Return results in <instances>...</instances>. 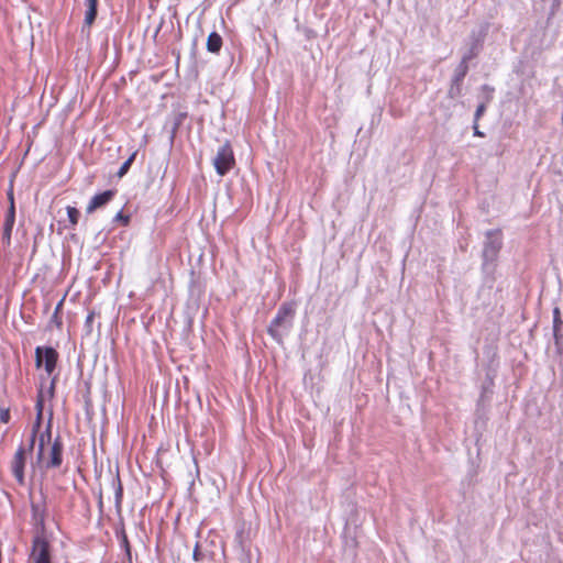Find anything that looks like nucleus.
<instances>
[{"instance_id": "nucleus-1", "label": "nucleus", "mask_w": 563, "mask_h": 563, "mask_svg": "<svg viewBox=\"0 0 563 563\" xmlns=\"http://www.w3.org/2000/svg\"><path fill=\"white\" fill-rule=\"evenodd\" d=\"M295 316V305L292 302H284L275 318L271 321L269 327L267 329L268 334L276 340L277 342L282 341V333L279 331L280 328L291 327V321Z\"/></svg>"}, {"instance_id": "nucleus-23", "label": "nucleus", "mask_w": 563, "mask_h": 563, "mask_svg": "<svg viewBox=\"0 0 563 563\" xmlns=\"http://www.w3.org/2000/svg\"><path fill=\"white\" fill-rule=\"evenodd\" d=\"M95 317H96L95 311H90L88 313V316L86 317L85 324H86V327L88 328L89 331H91V329H92V323H93Z\"/></svg>"}, {"instance_id": "nucleus-13", "label": "nucleus", "mask_w": 563, "mask_h": 563, "mask_svg": "<svg viewBox=\"0 0 563 563\" xmlns=\"http://www.w3.org/2000/svg\"><path fill=\"white\" fill-rule=\"evenodd\" d=\"M117 538L120 541L121 548L124 550L126 556L129 560H131V544L128 539L126 532L124 530V527L122 526L120 529L115 531Z\"/></svg>"}, {"instance_id": "nucleus-22", "label": "nucleus", "mask_w": 563, "mask_h": 563, "mask_svg": "<svg viewBox=\"0 0 563 563\" xmlns=\"http://www.w3.org/2000/svg\"><path fill=\"white\" fill-rule=\"evenodd\" d=\"M43 409H44V399L42 393L37 396L36 404H35V410L36 415L40 417L43 416Z\"/></svg>"}, {"instance_id": "nucleus-16", "label": "nucleus", "mask_w": 563, "mask_h": 563, "mask_svg": "<svg viewBox=\"0 0 563 563\" xmlns=\"http://www.w3.org/2000/svg\"><path fill=\"white\" fill-rule=\"evenodd\" d=\"M66 211L70 223V228L75 229V227L78 224L80 217L79 210L76 207L67 206Z\"/></svg>"}, {"instance_id": "nucleus-17", "label": "nucleus", "mask_w": 563, "mask_h": 563, "mask_svg": "<svg viewBox=\"0 0 563 563\" xmlns=\"http://www.w3.org/2000/svg\"><path fill=\"white\" fill-rule=\"evenodd\" d=\"M136 154H137V151H134L130 157L121 165V167L119 168L117 175L118 177H123L130 169L132 163L134 162L135 157H136Z\"/></svg>"}, {"instance_id": "nucleus-24", "label": "nucleus", "mask_w": 563, "mask_h": 563, "mask_svg": "<svg viewBox=\"0 0 563 563\" xmlns=\"http://www.w3.org/2000/svg\"><path fill=\"white\" fill-rule=\"evenodd\" d=\"M122 496H123V488H122L121 483L119 482V483H118L117 490H115V499H117V504H118V505H120V504H121Z\"/></svg>"}, {"instance_id": "nucleus-26", "label": "nucleus", "mask_w": 563, "mask_h": 563, "mask_svg": "<svg viewBox=\"0 0 563 563\" xmlns=\"http://www.w3.org/2000/svg\"><path fill=\"white\" fill-rule=\"evenodd\" d=\"M484 110H485V106L484 104L478 106V108L476 110V113H475V121L478 120V118L481 117V114L483 113Z\"/></svg>"}, {"instance_id": "nucleus-27", "label": "nucleus", "mask_w": 563, "mask_h": 563, "mask_svg": "<svg viewBox=\"0 0 563 563\" xmlns=\"http://www.w3.org/2000/svg\"><path fill=\"white\" fill-rule=\"evenodd\" d=\"M474 134L477 136H483V133L479 132V130H478L477 121H475V123H474Z\"/></svg>"}, {"instance_id": "nucleus-7", "label": "nucleus", "mask_w": 563, "mask_h": 563, "mask_svg": "<svg viewBox=\"0 0 563 563\" xmlns=\"http://www.w3.org/2000/svg\"><path fill=\"white\" fill-rule=\"evenodd\" d=\"M63 449L64 446L60 437H56L48 450L47 456L44 454V459L41 460V462L45 463L46 468H57L62 465ZM37 462L40 463L38 460Z\"/></svg>"}, {"instance_id": "nucleus-28", "label": "nucleus", "mask_w": 563, "mask_h": 563, "mask_svg": "<svg viewBox=\"0 0 563 563\" xmlns=\"http://www.w3.org/2000/svg\"><path fill=\"white\" fill-rule=\"evenodd\" d=\"M560 322L559 320V309H554V327Z\"/></svg>"}, {"instance_id": "nucleus-2", "label": "nucleus", "mask_w": 563, "mask_h": 563, "mask_svg": "<svg viewBox=\"0 0 563 563\" xmlns=\"http://www.w3.org/2000/svg\"><path fill=\"white\" fill-rule=\"evenodd\" d=\"M43 422V416L36 415L35 421L33 422L31 435L29 440V450L33 451L35 442L37 440V454L36 459L38 461L44 459V445L46 442L51 441L52 437V421L49 420L46 429L41 432V427Z\"/></svg>"}, {"instance_id": "nucleus-15", "label": "nucleus", "mask_w": 563, "mask_h": 563, "mask_svg": "<svg viewBox=\"0 0 563 563\" xmlns=\"http://www.w3.org/2000/svg\"><path fill=\"white\" fill-rule=\"evenodd\" d=\"M63 305H64V299H62L57 303V306L55 307V310L53 312V316L51 318V322L54 323L57 329H60L62 325H63V320H62V308H63Z\"/></svg>"}, {"instance_id": "nucleus-30", "label": "nucleus", "mask_w": 563, "mask_h": 563, "mask_svg": "<svg viewBox=\"0 0 563 563\" xmlns=\"http://www.w3.org/2000/svg\"><path fill=\"white\" fill-rule=\"evenodd\" d=\"M0 563H2V542L0 541Z\"/></svg>"}, {"instance_id": "nucleus-19", "label": "nucleus", "mask_w": 563, "mask_h": 563, "mask_svg": "<svg viewBox=\"0 0 563 563\" xmlns=\"http://www.w3.org/2000/svg\"><path fill=\"white\" fill-rule=\"evenodd\" d=\"M8 200H9V208L8 210H12L15 212V201H14V192H13V181L11 180L9 189H8Z\"/></svg>"}, {"instance_id": "nucleus-18", "label": "nucleus", "mask_w": 563, "mask_h": 563, "mask_svg": "<svg viewBox=\"0 0 563 563\" xmlns=\"http://www.w3.org/2000/svg\"><path fill=\"white\" fill-rule=\"evenodd\" d=\"M462 92V82H455L452 80L451 87L449 89V97L450 98H457L461 96Z\"/></svg>"}, {"instance_id": "nucleus-21", "label": "nucleus", "mask_w": 563, "mask_h": 563, "mask_svg": "<svg viewBox=\"0 0 563 563\" xmlns=\"http://www.w3.org/2000/svg\"><path fill=\"white\" fill-rule=\"evenodd\" d=\"M114 221L121 222L122 225L126 227L130 223V216L119 211L114 217Z\"/></svg>"}, {"instance_id": "nucleus-10", "label": "nucleus", "mask_w": 563, "mask_h": 563, "mask_svg": "<svg viewBox=\"0 0 563 563\" xmlns=\"http://www.w3.org/2000/svg\"><path fill=\"white\" fill-rule=\"evenodd\" d=\"M14 223H15V212H13L12 210H8L5 218H4L3 232H2V242L5 245H10V243H11V236H12Z\"/></svg>"}, {"instance_id": "nucleus-20", "label": "nucleus", "mask_w": 563, "mask_h": 563, "mask_svg": "<svg viewBox=\"0 0 563 563\" xmlns=\"http://www.w3.org/2000/svg\"><path fill=\"white\" fill-rule=\"evenodd\" d=\"M11 419L9 408L0 407V423L7 424Z\"/></svg>"}, {"instance_id": "nucleus-5", "label": "nucleus", "mask_w": 563, "mask_h": 563, "mask_svg": "<svg viewBox=\"0 0 563 563\" xmlns=\"http://www.w3.org/2000/svg\"><path fill=\"white\" fill-rule=\"evenodd\" d=\"M29 452H31L29 446L26 448L21 444L10 461V471L19 486L25 485V467Z\"/></svg>"}, {"instance_id": "nucleus-8", "label": "nucleus", "mask_w": 563, "mask_h": 563, "mask_svg": "<svg viewBox=\"0 0 563 563\" xmlns=\"http://www.w3.org/2000/svg\"><path fill=\"white\" fill-rule=\"evenodd\" d=\"M31 515L33 523L40 528V531H45L47 505L44 495L42 496V499L38 501L31 500Z\"/></svg>"}, {"instance_id": "nucleus-3", "label": "nucleus", "mask_w": 563, "mask_h": 563, "mask_svg": "<svg viewBox=\"0 0 563 563\" xmlns=\"http://www.w3.org/2000/svg\"><path fill=\"white\" fill-rule=\"evenodd\" d=\"M30 559L33 563L52 562V547L45 531H37L33 537Z\"/></svg>"}, {"instance_id": "nucleus-12", "label": "nucleus", "mask_w": 563, "mask_h": 563, "mask_svg": "<svg viewBox=\"0 0 563 563\" xmlns=\"http://www.w3.org/2000/svg\"><path fill=\"white\" fill-rule=\"evenodd\" d=\"M87 11L85 14V24L91 26L97 16L98 0H86Z\"/></svg>"}, {"instance_id": "nucleus-14", "label": "nucleus", "mask_w": 563, "mask_h": 563, "mask_svg": "<svg viewBox=\"0 0 563 563\" xmlns=\"http://www.w3.org/2000/svg\"><path fill=\"white\" fill-rule=\"evenodd\" d=\"M467 70H468L467 57H464L462 59V62L460 63V65L456 67L455 74H454V77H453L452 80L457 82V84L459 82H463V79L466 76Z\"/></svg>"}, {"instance_id": "nucleus-4", "label": "nucleus", "mask_w": 563, "mask_h": 563, "mask_svg": "<svg viewBox=\"0 0 563 563\" xmlns=\"http://www.w3.org/2000/svg\"><path fill=\"white\" fill-rule=\"evenodd\" d=\"M213 166L220 176L227 175L235 166L233 148L229 141L218 148L213 158Z\"/></svg>"}, {"instance_id": "nucleus-6", "label": "nucleus", "mask_w": 563, "mask_h": 563, "mask_svg": "<svg viewBox=\"0 0 563 563\" xmlns=\"http://www.w3.org/2000/svg\"><path fill=\"white\" fill-rule=\"evenodd\" d=\"M59 354L52 346H37L35 349V366L37 368L44 366L47 375H52L56 369Z\"/></svg>"}, {"instance_id": "nucleus-25", "label": "nucleus", "mask_w": 563, "mask_h": 563, "mask_svg": "<svg viewBox=\"0 0 563 563\" xmlns=\"http://www.w3.org/2000/svg\"><path fill=\"white\" fill-rule=\"evenodd\" d=\"M192 558L196 562H199L201 561L202 559V554L200 552V548H199V544L197 543L195 549H194V553H192Z\"/></svg>"}, {"instance_id": "nucleus-11", "label": "nucleus", "mask_w": 563, "mask_h": 563, "mask_svg": "<svg viewBox=\"0 0 563 563\" xmlns=\"http://www.w3.org/2000/svg\"><path fill=\"white\" fill-rule=\"evenodd\" d=\"M223 41L219 33L211 32L207 38V49L210 53L218 54L221 51Z\"/></svg>"}, {"instance_id": "nucleus-9", "label": "nucleus", "mask_w": 563, "mask_h": 563, "mask_svg": "<svg viewBox=\"0 0 563 563\" xmlns=\"http://www.w3.org/2000/svg\"><path fill=\"white\" fill-rule=\"evenodd\" d=\"M115 194H117L115 189H109V190H104L102 192L95 195L89 200V202L86 207V212L88 214H91L95 211H97L98 209L103 208L114 198Z\"/></svg>"}, {"instance_id": "nucleus-29", "label": "nucleus", "mask_w": 563, "mask_h": 563, "mask_svg": "<svg viewBox=\"0 0 563 563\" xmlns=\"http://www.w3.org/2000/svg\"><path fill=\"white\" fill-rule=\"evenodd\" d=\"M55 384H56V377H54V378L52 379V383H51V391H52V393L54 391Z\"/></svg>"}]
</instances>
